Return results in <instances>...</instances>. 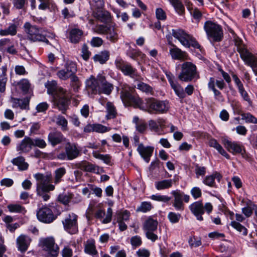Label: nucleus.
<instances>
[{
	"instance_id": "1",
	"label": "nucleus",
	"mask_w": 257,
	"mask_h": 257,
	"mask_svg": "<svg viewBox=\"0 0 257 257\" xmlns=\"http://www.w3.org/2000/svg\"><path fill=\"white\" fill-rule=\"evenodd\" d=\"M168 103L165 101H161L154 98L145 99L142 102L140 109L150 113H163L166 112L168 109Z\"/></svg>"
},
{
	"instance_id": "2",
	"label": "nucleus",
	"mask_w": 257,
	"mask_h": 257,
	"mask_svg": "<svg viewBox=\"0 0 257 257\" xmlns=\"http://www.w3.org/2000/svg\"><path fill=\"white\" fill-rule=\"evenodd\" d=\"M172 36L177 39L186 48L192 47L200 49V45L192 35L180 29H173Z\"/></svg>"
},
{
	"instance_id": "3",
	"label": "nucleus",
	"mask_w": 257,
	"mask_h": 257,
	"mask_svg": "<svg viewBox=\"0 0 257 257\" xmlns=\"http://www.w3.org/2000/svg\"><path fill=\"white\" fill-rule=\"evenodd\" d=\"M178 79L184 82H188L194 79L199 78V75L195 64L191 62H185L181 65V71L178 75Z\"/></svg>"
},
{
	"instance_id": "4",
	"label": "nucleus",
	"mask_w": 257,
	"mask_h": 257,
	"mask_svg": "<svg viewBox=\"0 0 257 257\" xmlns=\"http://www.w3.org/2000/svg\"><path fill=\"white\" fill-rule=\"evenodd\" d=\"M24 28L29 40L33 42L42 41L47 44L49 43L45 36L42 34L41 29L36 26L32 25L30 23L26 22L24 25Z\"/></svg>"
},
{
	"instance_id": "5",
	"label": "nucleus",
	"mask_w": 257,
	"mask_h": 257,
	"mask_svg": "<svg viewBox=\"0 0 257 257\" xmlns=\"http://www.w3.org/2000/svg\"><path fill=\"white\" fill-rule=\"evenodd\" d=\"M204 29L207 36L212 39L213 41L220 42L222 40L223 30L222 27L218 24L208 21L204 23Z\"/></svg>"
},
{
	"instance_id": "6",
	"label": "nucleus",
	"mask_w": 257,
	"mask_h": 257,
	"mask_svg": "<svg viewBox=\"0 0 257 257\" xmlns=\"http://www.w3.org/2000/svg\"><path fill=\"white\" fill-rule=\"evenodd\" d=\"M189 209L196 217L197 220L202 221L203 220L202 215L204 213V211L206 210L207 213L209 214L212 210L213 206L209 202L206 203L203 205L201 201H196L189 206Z\"/></svg>"
},
{
	"instance_id": "7",
	"label": "nucleus",
	"mask_w": 257,
	"mask_h": 257,
	"mask_svg": "<svg viewBox=\"0 0 257 257\" xmlns=\"http://www.w3.org/2000/svg\"><path fill=\"white\" fill-rule=\"evenodd\" d=\"M34 177L37 181V192H40L41 189H44L45 191H53L54 190V185L50 184L52 181L51 174L44 175L41 173H37L35 174Z\"/></svg>"
},
{
	"instance_id": "8",
	"label": "nucleus",
	"mask_w": 257,
	"mask_h": 257,
	"mask_svg": "<svg viewBox=\"0 0 257 257\" xmlns=\"http://www.w3.org/2000/svg\"><path fill=\"white\" fill-rule=\"evenodd\" d=\"M53 102L54 105L64 113L68 108L69 99L66 96V91L63 88H60L54 95Z\"/></svg>"
},
{
	"instance_id": "9",
	"label": "nucleus",
	"mask_w": 257,
	"mask_h": 257,
	"mask_svg": "<svg viewBox=\"0 0 257 257\" xmlns=\"http://www.w3.org/2000/svg\"><path fill=\"white\" fill-rule=\"evenodd\" d=\"M77 219V215L73 213L67 214L62 221L65 230L71 234L77 233L78 231Z\"/></svg>"
},
{
	"instance_id": "10",
	"label": "nucleus",
	"mask_w": 257,
	"mask_h": 257,
	"mask_svg": "<svg viewBox=\"0 0 257 257\" xmlns=\"http://www.w3.org/2000/svg\"><path fill=\"white\" fill-rule=\"evenodd\" d=\"M44 250L47 251L48 257H57L59 253V247L55 244L53 237H48L41 240Z\"/></svg>"
},
{
	"instance_id": "11",
	"label": "nucleus",
	"mask_w": 257,
	"mask_h": 257,
	"mask_svg": "<svg viewBox=\"0 0 257 257\" xmlns=\"http://www.w3.org/2000/svg\"><path fill=\"white\" fill-rule=\"evenodd\" d=\"M114 63L116 67L120 70L124 75L129 76L134 79L138 76L136 69L133 68L129 63L124 61L121 58H117Z\"/></svg>"
},
{
	"instance_id": "12",
	"label": "nucleus",
	"mask_w": 257,
	"mask_h": 257,
	"mask_svg": "<svg viewBox=\"0 0 257 257\" xmlns=\"http://www.w3.org/2000/svg\"><path fill=\"white\" fill-rule=\"evenodd\" d=\"M171 194L174 198L173 206L176 210L183 211L184 209L183 200L185 202L188 203L190 200L189 195L185 194L183 192L179 190H173L171 192Z\"/></svg>"
},
{
	"instance_id": "13",
	"label": "nucleus",
	"mask_w": 257,
	"mask_h": 257,
	"mask_svg": "<svg viewBox=\"0 0 257 257\" xmlns=\"http://www.w3.org/2000/svg\"><path fill=\"white\" fill-rule=\"evenodd\" d=\"M120 97L123 102L132 104L134 107L140 109L143 101L140 97L134 94L130 88L129 90L123 89L120 92Z\"/></svg>"
},
{
	"instance_id": "14",
	"label": "nucleus",
	"mask_w": 257,
	"mask_h": 257,
	"mask_svg": "<svg viewBox=\"0 0 257 257\" xmlns=\"http://www.w3.org/2000/svg\"><path fill=\"white\" fill-rule=\"evenodd\" d=\"M222 143L225 148L230 153L233 155L240 154L244 157L245 150L241 143L236 141H231L225 138L222 140Z\"/></svg>"
},
{
	"instance_id": "15",
	"label": "nucleus",
	"mask_w": 257,
	"mask_h": 257,
	"mask_svg": "<svg viewBox=\"0 0 257 257\" xmlns=\"http://www.w3.org/2000/svg\"><path fill=\"white\" fill-rule=\"evenodd\" d=\"M37 216L39 221L45 223H51L56 218L52 210L47 206L40 208L37 212Z\"/></svg>"
},
{
	"instance_id": "16",
	"label": "nucleus",
	"mask_w": 257,
	"mask_h": 257,
	"mask_svg": "<svg viewBox=\"0 0 257 257\" xmlns=\"http://www.w3.org/2000/svg\"><path fill=\"white\" fill-rule=\"evenodd\" d=\"M240 56L244 63L251 68H257V57L247 49L239 50Z\"/></svg>"
},
{
	"instance_id": "17",
	"label": "nucleus",
	"mask_w": 257,
	"mask_h": 257,
	"mask_svg": "<svg viewBox=\"0 0 257 257\" xmlns=\"http://www.w3.org/2000/svg\"><path fill=\"white\" fill-rule=\"evenodd\" d=\"M64 149L68 157V161L76 159L81 154V149L78 145L74 143H67Z\"/></svg>"
},
{
	"instance_id": "18",
	"label": "nucleus",
	"mask_w": 257,
	"mask_h": 257,
	"mask_svg": "<svg viewBox=\"0 0 257 257\" xmlns=\"http://www.w3.org/2000/svg\"><path fill=\"white\" fill-rule=\"evenodd\" d=\"M33 147V139L29 137L26 136L17 145L16 150L20 153H28L31 151Z\"/></svg>"
},
{
	"instance_id": "19",
	"label": "nucleus",
	"mask_w": 257,
	"mask_h": 257,
	"mask_svg": "<svg viewBox=\"0 0 257 257\" xmlns=\"http://www.w3.org/2000/svg\"><path fill=\"white\" fill-rule=\"evenodd\" d=\"M100 75H98L96 78L91 75L86 80V88L88 92H90L92 94L98 93L100 84L99 81Z\"/></svg>"
},
{
	"instance_id": "20",
	"label": "nucleus",
	"mask_w": 257,
	"mask_h": 257,
	"mask_svg": "<svg viewBox=\"0 0 257 257\" xmlns=\"http://www.w3.org/2000/svg\"><path fill=\"white\" fill-rule=\"evenodd\" d=\"M98 94L104 93L109 95L113 89V85L106 80L105 76L100 75Z\"/></svg>"
},
{
	"instance_id": "21",
	"label": "nucleus",
	"mask_w": 257,
	"mask_h": 257,
	"mask_svg": "<svg viewBox=\"0 0 257 257\" xmlns=\"http://www.w3.org/2000/svg\"><path fill=\"white\" fill-rule=\"evenodd\" d=\"M153 151V147L151 146L145 147L143 144H139L137 148V151L147 163L149 162Z\"/></svg>"
},
{
	"instance_id": "22",
	"label": "nucleus",
	"mask_w": 257,
	"mask_h": 257,
	"mask_svg": "<svg viewBox=\"0 0 257 257\" xmlns=\"http://www.w3.org/2000/svg\"><path fill=\"white\" fill-rule=\"evenodd\" d=\"M65 140V138L62 134L58 131L51 132L48 136V142L53 146L61 144Z\"/></svg>"
},
{
	"instance_id": "23",
	"label": "nucleus",
	"mask_w": 257,
	"mask_h": 257,
	"mask_svg": "<svg viewBox=\"0 0 257 257\" xmlns=\"http://www.w3.org/2000/svg\"><path fill=\"white\" fill-rule=\"evenodd\" d=\"M172 48L170 49L169 53L173 59L186 60L189 59L188 55L186 52L182 51L174 44L172 45Z\"/></svg>"
},
{
	"instance_id": "24",
	"label": "nucleus",
	"mask_w": 257,
	"mask_h": 257,
	"mask_svg": "<svg viewBox=\"0 0 257 257\" xmlns=\"http://www.w3.org/2000/svg\"><path fill=\"white\" fill-rule=\"evenodd\" d=\"M31 239L25 235H21L17 239V244L19 250L22 252H25L30 245Z\"/></svg>"
},
{
	"instance_id": "25",
	"label": "nucleus",
	"mask_w": 257,
	"mask_h": 257,
	"mask_svg": "<svg viewBox=\"0 0 257 257\" xmlns=\"http://www.w3.org/2000/svg\"><path fill=\"white\" fill-rule=\"evenodd\" d=\"M10 102L13 108H20L22 109H28L29 100L27 98L19 99L11 97Z\"/></svg>"
},
{
	"instance_id": "26",
	"label": "nucleus",
	"mask_w": 257,
	"mask_h": 257,
	"mask_svg": "<svg viewBox=\"0 0 257 257\" xmlns=\"http://www.w3.org/2000/svg\"><path fill=\"white\" fill-rule=\"evenodd\" d=\"M77 165L78 167L82 171L94 173H99V167L90 162L82 161L79 163Z\"/></svg>"
},
{
	"instance_id": "27",
	"label": "nucleus",
	"mask_w": 257,
	"mask_h": 257,
	"mask_svg": "<svg viewBox=\"0 0 257 257\" xmlns=\"http://www.w3.org/2000/svg\"><path fill=\"white\" fill-rule=\"evenodd\" d=\"M84 252L93 256V257H98V253L96 250L94 241L93 240H87L84 244Z\"/></svg>"
},
{
	"instance_id": "28",
	"label": "nucleus",
	"mask_w": 257,
	"mask_h": 257,
	"mask_svg": "<svg viewBox=\"0 0 257 257\" xmlns=\"http://www.w3.org/2000/svg\"><path fill=\"white\" fill-rule=\"evenodd\" d=\"M105 35L106 39L112 43L117 42L119 38L117 29L114 26H109Z\"/></svg>"
},
{
	"instance_id": "29",
	"label": "nucleus",
	"mask_w": 257,
	"mask_h": 257,
	"mask_svg": "<svg viewBox=\"0 0 257 257\" xmlns=\"http://www.w3.org/2000/svg\"><path fill=\"white\" fill-rule=\"evenodd\" d=\"M175 182L174 179H165L155 182V185L158 190H165L171 188L173 182Z\"/></svg>"
},
{
	"instance_id": "30",
	"label": "nucleus",
	"mask_w": 257,
	"mask_h": 257,
	"mask_svg": "<svg viewBox=\"0 0 257 257\" xmlns=\"http://www.w3.org/2000/svg\"><path fill=\"white\" fill-rule=\"evenodd\" d=\"M221 178L220 174L215 172L211 175L206 176L203 181V183L209 187H214L215 186V179H216L218 181H220Z\"/></svg>"
},
{
	"instance_id": "31",
	"label": "nucleus",
	"mask_w": 257,
	"mask_h": 257,
	"mask_svg": "<svg viewBox=\"0 0 257 257\" xmlns=\"http://www.w3.org/2000/svg\"><path fill=\"white\" fill-rule=\"evenodd\" d=\"M110 53L107 50H103L95 54L93 56L95 62H98L100 64H104L109 59Z\"/></svg>"
},
{
	"instance_id": "32",
	"label": "nucleus",
	"mask_w": 257,
	"mask_h": 257,
	"mask_svg": "<svg viewBox=\"0 0 257 257\" xmlns=\"http://www.w3.org/2000/svg\"><path fill=\"white\" fill-rule=\"evenodd\" d=\"M208 144L210 147L215 148L221 155L225 157L226 159H229V155L226 153V152L215 139H210L209 141Z\"/></svg>"
},
{
	"instance_id": "33",
	"label": "nucleus",
	"mask_w": 257,
	"mask_h": 257,
	"mask_svg": "<svg viewBox=\"0 0 257 257\" xmlns=\"http://www.w3.org/2000/svg\"><path fill=\"white\" fill-rule=\"evenodd\" d=\"M208 87L209 90L213 91L216 99H217L219 101L223 100V96L222 95L221 92L217 89H216L215 87V79L214 78L210 77L209 78L208 83Z\"/></svg>"
},
{
	"instance_id": "34",
	"label": "nucleus",
	"mask_w": 257,
	"mask_h": 257,
	"mask_svg": "<svg viewBox=\"0 0 257 257\" xmlns=\"http://www.w3.org/2000/svg\"><path fill=\"white\" fill-rule=\"evenodd\" d=\"M13 165L17 166L20 170L24 171L28 169L29 164L25 162V158L22 156H19L12 160Z\"/></svg>"
},
{
	"instance_id": "35",
	"label": "nucleus",
	"mask_w": 257,
	"mask_h": 257,
	"mask_svg": "<svg viewBox=\"0 0 257 257\" xmlns=\"http://www.w3.org/2000/svg\"><path fill=\"white\" fill-rule=\"evenodd\" d=\"M9 211L12 213L25 214L27 212L26 208L19 204H10L7 206Z\"/></svg>"
},
{
	"instance_id": "36",
	"label": "nucleus",
	"mask_w": 257,
	"mask_h": 257,
	"mask_svg": "<svg viewBox=\"0 0 257 257\" xmlns=\"http://www.w3.org/2000/svg\"><path fill=\"white\" fill-rule=\"evenodd\" d=\"M83 35V32L78 29H73L70 32L69 39L73 43H78L81 39Z\"/></svg>"
},
{
	"instance_id": "37",
	"label": "nucleus",
	"mask_w": 257,
	"mask_h": 257,
	"mask_svg": "<svg viewBox=\"0 0 257 257\" xmlns=\"http://www.w3.org/2000/svg\"><path fill=\"white\" fill-rule=\"evenodd\" d=\"M158 221L151 218H148L144 224V229L146 231H155L157 229Z\"/></svg>"
},
{
	"instance_id": "38",
	"label": "nucleus",
	"mask_w": 257,
	"mask_h": 257,
	"mask_svg": "<svg viewBox=\"0 0 257 257\" xmlns=\"http://www.w3.org/2000/svg\"><path fill=\"white\" fill-rule=\"evenodd\" d=\"M66 173V169L64 167H60L55 170L54 173V183L56 185L60 183L62 180V177Z\"/></svg>"
},
{
	"instance_id": "39",
	"label": "nucleus",
	"mask_w": 257,
	"mask_h": 257,
	"mask_svg": "<svg viewBox=\"0 0 257 257\" xmlns=\"http://www.w3.org/2000/svg\"><path fill=\"white\" fill-rule=\"evenodd\" d=\"M17 26L15 24H12L6 29H1L0 30V35L1 36H6L8 35L14 36L17 34Z\"/></svg>"
},
{
	"instance_id": "40",
	"label": "nucleus",
	"mask_w": 257,
	"mask_h": 257,
	"mask_svg": "<svg viewBox=\"0 0 257 257\" xmlns=\"http://www.w3.org/2000/svg\"><path fill=\"white\" fill-rule=\"evenodd\" d=\"M45 86L47 88V92L49 94H51L53 96L62 87H58L57 83L56 81H47L45 84Z\"/></svg>"
},
{
	"instance_id": "41",
	"label": "nucleus",
	"mask_w": 257,
	"mask_h": 257,
	"mask_svg": "<svg viewBox=\"0 0 257 257\" xmlns=\"http://www.w3.org/2000/svg\"><path fill=\"white\" fill-rule=\"evenodd\" d=\"M106 108L107 111L106 116L107 119H110L115 118L116 116L117 112L115 108L112 103L110 102H108L106 103Z\"/></svg>"
},
{
	"instance_id": "42",
	"label": "nucleus",
	"mask_w": 257,
	"mask_h": 257,
	"mask_svg": "<svg viewBox=\"0 0 257 257\" xmlns=\"http://www.w3.org/2000/svg\"><path fill=\"white\" fill-rule=\"evenodd\" d=\"M179 15H182L185 11V8L182 3L179 0H169Z\"/></svg>"
},
{
	"instance_id": "43",
	"label": "nucleus",
	"mask_w": 257,
	"mask_h": 257,
	"mask_svg": "<svg viewBox=\"0 0 257 257\" xmlns=\"http://www.w3.org/2000/svg\"><path fill=\"white\" fill-rule=\"evenodd\" d=\"M137 88L146 94H152L153 93V89L152 87L143 82H140L138 83L137 85Z\"/></svg>"
},
{
	"instance_id": "44",
	"label": "nucleus",
	"mask_w": 257,
	"mask_h": 257,
	"mask_svg": "<svg viewBox=\"0 0 257 257\" xmlns=\"http://www.w3.org/2000/svg\"><path fill=\"white\" fill-rule=\"evenodd\" d=\"M230 225L238 231L243 235H246L247 234V229L239 222L235 221H232L230 223Z\"/></svg>"
},
{
	"instance_id": "45",
	"label": "nucleus",
	"mask_w": 257,
	"mask_h": 257,
	"mask_svg": "<svg viewBox=\"0 0 257 257\" xmlns=\"http://www.w3.org/2000/svg\"><path fill=\"white\" fill-rule=\"evenodd\" d=\"M153 208V206L150 202H142L140 205L136 209L137 212L146 213L150 211Z\"/></svg>"
},
{
	"instance_id": "46",
	"label": "nucleus",
	"mask_w": 257,
	"mask_h": 257,
	"mask_svg": "<svg viewBox=\"0 0 257 257\" xmlns=\"http://www.w3.org/2000/svg\"><path fill=\"white\" fill-rule=\"evenodd\" d=\"M93 156L96 159L101 160L106 164H109L111 162V157L108 154L103 155L98 152L94 151L92 153Z\"/></svg>"
},
{
	"instance_id": "47",
	"label": "nucleus",
	"mask_w": 257,
	"mask_h": 257,
	"mask_svg": "<svg viewBox=\"0 0 257 257\" xmlns=\"http://www.w3.org/2000/svg\"><path fill=\"white\" fill-rule=\"evenodd\" d=\"M91 9L99 12L104 6L103 0H92L89 1Z\"/></svg>"
},
{
	"instance_id": "48",
	"label": "nucleus",
	"mask_w": 257,
	"mask_h": 257,
	"mask_svg": "<svg viewBox=\"0 0 257 257\" xmlns=\"http://www.w3.org/2000/svg\"><path fill=\"white\" fill-rule=\"evenodd\" d=\"M65 69L71 76H73L77 71V66L76 63L72 61H67L65 65Z\"/></svg>"
},
{
	"instance_id": "49",
	"label": "nucleus",
	"mask_w": 257,
	"mask_h": 257,
	"mask_svg": "<svg viewBox=\"0 0 257 257\" xmlns=\"http://www.w3.org/2000/svg\"><path fill=\"white\" fill-rule=\"evenodd\" d=\"M175 94L180 98H184L186 96L183 88L178 82L171 86Z\"/></svg>"
},
{
	"instance_id": "50",
	"label": "nucleus",
	"mask_w": 257,
	"mask_h": 257,
	"mask_svg": "<svg viewBox=\"0 0 257 257\" xmlns=\"http://www.w3.org/2000/svg\"><path fill=\"white\" fill-rule=\"evenodd\" d=\"M130 213L127 210L118 212L116 214V221H127L129 220Z\"/></svg>"
},
{
	"instance_id": "51",
	"label": "nucleus",
	"mask_w": 257,
	"mask_h": 257,
	"mask_svg": "<svg viewBox=\"0 0 257 257\" xmlns=\"http://www.w3.org/2000/svg\"><path fill=\"white\" fill-rule=\"evenodd\" d=\"M56 124L61 127V130L63 131H68V121L63 116L58 115L57 116Z\"/></svg>"
},
{
	"instance_id": "52",
	"label": "nucleus",
	"mask_w": 257,
	"mask_h": 257,
	"mask_svg": "<svg viewBox=\"0 0 257 257\" xmlns=\"http://www.w3.org/2000/svg\"><path fill=\"white\" fill-rule=\"evenodd\" d=\"M70 78V85L73 88V90L77 91L81 86V82L79 78L75 75L71 76Z\"/></svg>"
},
{
	"instance_id": "53",
	"label": "nucleus",
	"mask_w": 257,
	"mask_h": 257,
	"mask_svg": "<svg viewBox=\"0 0 257 257\" xmlns=\"http://www.w3.org/2000/svg\"><path fill=\"white\" fill-rule=\"evenodd\" d=\"M152 200L164 203H167L171 200V197L160 194L152 195L150 197Z\"/></svg>"
},
{
	"instance_id": "54",
	"label": "nucleus",
	"mask_w": 257,
	"mask_h": 257,
	"mask_svg": "<svg viewBox=\"0 0 257 257\" xmlns=\"http://www.w3.org/2000/svg\"><path fill=\"white\" fill-rule=\"evenodd\" d=\"M241 116V119L247 123H257V118L249 113H242Z\"/></svg>"
},
{
	"instance_id": "55",
	"label": "nucleus",
	"mask_w": 257,
	"mask_h": 257,
	"mask_svg": "<svg viewBox=\"0 0 257 257\" xmlns=\"http://www.w3.org/2000/svg\"><path fill=\"white\" fill-rule=\"evenodd\" d=\"M14 8L18 10H25L27 5V0H13Z\"/></svg>"
},
{
	"instance_id": "56",
	"label": "nucleus",
	"mask_w": 257,
	"mask_h": 257,
	"mask_svg": "<svg viewBox=\"0 0 257 257\" xmlns=\"http://www.w3.org/2000/svg\"><path fill=\"white\" fill-rule=\"evenodd\" d=\"M56 75L59 79L62 80H66L71 76L65 68L58 71L56 73Z\"/></svg>"
},
{
	"instance_id": "57",
	"label": "nucleus",
	"mask_w": 257,
	"mask_h": 257,
	"mask_svg": "<svg viewBox=\"0 0 257 257\" xmlns=\"http://www.w3.org/2000/svg\"><path fill=\"white\" fill-rule=\"evenodd\" d=\"M181 214L173 212H170L168 213V218L172 223H178L181 218Z\"/></svg>"
},
{
	"instance_id": "58",
	"label": "nucleus",
	"mask_w": 257,
	"mask_h": 257,
	"mask_svg": "<svg viewBox=\"0 0 257 257\" xmlns=\"http://www.w3.org/2000/svg\"><path fill=\"white\" fill-rule=\"evenodd\" d=\"M21 90L25 93L28 92L30 87V83L27 79H22L19 83Z\"/></svg>"
},
{
	"instance_id": "59",
	"label": "nucleus",
	"mask_w": 257,
	"mask_h": 257,
	"mask_svg": "<svg viewBox=\"0 0 257 257\" xmlns=\"http://www.w3.org/2000/svg\"><path fill=\"white\" fill-rule=\"evenodd\" d=\"M33 147H37L41 149H44L47 146V144L44 140L39 138L33 139Z\"/></svg>"
},
{
	"instance_id": "60",
	"label": "nucleus",
	"mask_w": 257,
	"mask_h": 257,
	"mask_svg": "<svg viewBox=\"0 0 257 257\" xmlns=\"http://www.w3.org/2000/svg\"><path fill=\"white\" fill-rule=\"evenodd\" d=\"M93 127L94 132H96L98 133H104L110 130L109 128L99 123L94 124Z\"/></svg>"
},
{
	"instance_id": "61",
	"label": "nucleus",
	"mask_w": 257,
	"mask_h": 257,
	"mask_svg": "<svg viewBox=\"0 0 257 257\" xmlns=\"http://www.w3.org/2000/svg\"><path fill=\"white\" fill-rule=\"evenodd\" d=\"M190 193L194 199H197L202 196L201 190L198 187H193L191 189Z\"/></svg>"
},
{
	"instance_id": "62",
	"label": "nucleus",
	"mask_w": 257,
	"mask_h": 257,
	"mask_svg": "<svg viewBox=\"0 0 257 257\" xmlns=\"http://www.w3.org/2000/svg\"><path fill=\"white\" fill-rule=\"evenodd\" d=\"M100 14L99 17L102 19V21L103 22H109L111 20V14L107 11H100Z\"/></svg>"
},
{
	"instance_id": "63",
	"label": "nucleus",
	"mask_w": 257,
	"mask_h": 257,
	"mask_svg": "<svg viewBox=\"0 0 257 257\" xmlns=\"http://www.w3.org/2000/svg\"><path fill=\"white\" fill-rule=\"evenodd\" d=\"M131 243L134 247L140 246L142 243L141 237L138 235L133 236L131 238Z\"/></svg>"
},
{
	"instance_id": "64",
	"label": "nucleus",
	"mask_w": 257,
	"mask_h": 257,
	"mask_svg": "<svg viewBox=\"0 0 257 257\" xmlns=\"http://www.w3.org/2000/svg\"><path fill=\"white\" fill-rule=\"evenodd\" d=\"M62 257H72L73 255L72 249L68 245H66L61 250Z\"/></svg>"
}]
</instances>
